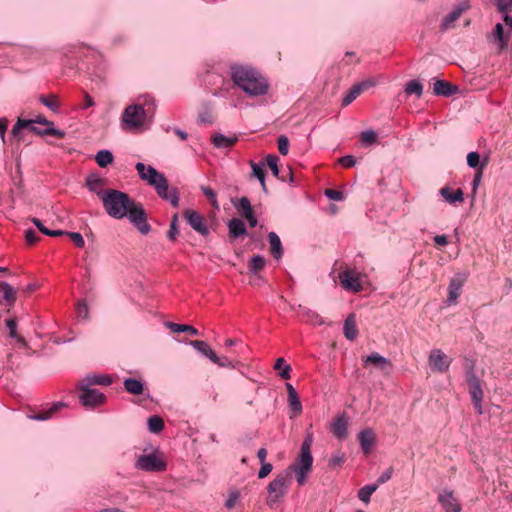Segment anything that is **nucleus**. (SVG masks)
I'll return each mask as SVG.
<instances>
[{
  "mask_svg": "<svg viewBox=\"0 0 512 512\" xmlns=\"http://www.w3.org/2000/svg\"><path fill=\"white\" fill-rule=\"evenodd\" d=\"M106 213L114 219L128 217L129 221L137 228L142 235L151 231V225L147 221V213L142 203L135 201L127 193L107 189L100 195Z\"/></svg>",
  "mask_w": 512,
  "mask_h": 512,
  "instance_id": "1",
  "label": "nucleus"
},
{
  "mask_svg": "<svg viewBox=\"0 0 512 512\" xmlns=\"http://www.w3.org/2000/svg\"><path fill=\"white\" fill-rule=\"evenodd\" d=\"M231 78L247 95L263 96L268 91L267 80L255 69L236 65L231 67Z\"/></svg>",
  "mask_w": 512,
  "mask_h": 512,
  "instance_id": "2",
  "label": "nucleus"
},
{
  "mask_svg": "<svg viewBox=\"0 0 512 512\" xmlns=\"http://www.w3.org/2000/svg\"><path fill=\"white\" fill-rule=\"evenodd\" d=\"M139 177L153 186L157 195L166 201H169L173 207L179 206V192L177 188L169 190L168 181L163 173L157 171L154 167H146L144 163L138 162L135 166Z\"/></svg>",
  "mask_w": 512,
  "mask_h": 512,
  "instance_id": "3",
  "label": "nucleus"
},
{
  "mask_svg": "<svg viewBox=\"0 0 512 512\" xmlns=\"http://www.w3.org/2000/svg\"><path fill=\"white\" fill-rule=\"evenodd\" d=\"M154 112V99L149 95L140 96L136 104L128 105L124 109L122 126L124 129L139 128L144 125L146 117Z\"/></svg>",
  "mask_w": 512,
  "mask_h": 512,
  "instance_id": "4",
  "label": "nucleus"
},
{
  "mask_svg": "<svg viewBox=\"0 0 512 512\" xmlns=\"http://www.w3.org/2000/svg\"><path fill=\"white\" fill-rule=\"evenodd\" d=\"M292 481L293 476H291L289 470H283L268 484L266 503L270 508H275L280 499L287 494Z\"/></svg>",
  "mask_w": 512,
  "mask_h": 512,
  "instance_id": "5",
  "label": "nucleus"
},
{
  "mask_svg": "<svg viewBox=\"0 0 512 512\" xmlns=\"http://www.w3.org/2000/svg\"><path fill=\"white\" fill-rule=\"evenodd\" d=\"M465 381L468 385V391L474 408L478 414H482L483 390L480 378L475 373V365L473 362L465 365Z\"/></svg>",
  "mask_w": 512,
  "mask_h": 512,
  "instance_id": "6",
  "label": "nucleus"
},
{
  "mask_svg": "<svg viewBox=\"0 0 512 512\" xmlns=\"http://www.w3.org/2000/svg\"><path fill=\"white\" fill-rule=\"evenodd\" d=\"M77 388L80 390L78 396L80 403L86 408H95L105 403L106 396L97 389L79 383Z\"/></svg>",
  "mask_w": 512,
  "mask_h": 512,
  "instance_id": "7",
  "label": "nucleus"
},
{
  "mask_svg": "<svg viewBox=\"0 0 512 512\" xmlns=\"http://www.w3.org/2000/svg\"><path fill=\"white\" fill-rule=\"evenodd\" d=\"M135 467L139 470L149 472H161L166 469V463L156 454L140 455L135 463Z\"/></svg>",
  "mask_w": 512,
  "mask_h": 512,
  "instance_id": "8",
  "label": "nucleus"
},
{
  "mask_svg": "<svg viewBox=\"0 0 512 512\" xmlns=\"http://www.w3.org/2000/svg\"><path fill=\"white\" fill-rule=\"evenodd\" d=\"M428 361L432 371L443 373L448 370L452 359H450L442 350L433 349L429 354Z\"/></svg>",
  "mask_w": 512,
  "mask_h": 512,
  "instance_id": "9",
  "label": "nucleus"
},
{
  "mask_svg": "<svg viewBox=\"0 0 512 512\" xmlns=\"http://www.w3.org/2000/svg\"><path fill=\"white\" fill-rule=\"evenodd\" d=\"M183 216L187 223L200 235L207 236L209 228L206 225L205 218L197 211L187 209L183 212Z\"/></svg>",
  "mask_w": 512,
  "mask_h": 512,
  "instance_id": "10",
  "label": "nucleus"
},
{
  "mask_svg": "<svg viewBox=\"0 0 512 512\" xmlns=\"http://www.w3.org/2000/svg\"><path fill=\"white\" fill-rule=\"evenodd\" d=\"M358 441L362 452L369 455L376 444V434L372 428H365L358 433Z\"/></svg>",
  "mask_w": 512,
  "mask_h": 512,
  "instance_id": "11",
  "label": "nucleus"
},
{
  "mask_svg": "<svg viewBox=\"0 0 512 512\" xmlns=\"http://www.w3.org/2000/svg\"><path fill=\"white\" fill-rule=\"evenodd\" d=\"M339 278L344 289L353 292L361 291L362 286L357 273L351 270H346L339 274Z\"/></svg>",
  "mask_w": 512,
  "mask_h": 512,
  "instance_id": "12",
  "label": "nucleus"
},
{
  "mask_svg": "<svg viewBox=\"0 0 512 512\" xmlns=\"http://www.w3.org/2000/svg\"><path fill=\"white\" fill-rule=\"evenodd\" d=\"M313 457L311 452H303L300 451L299 457L296 459L295 463L289 465L284 470H289L291 476H293V470H302L310 472L312 469Z\"/></svg>",
  "mask_w": 512,
  "mask_h": 512,
  "instance_id": "13",
  "label": "nucleus"
},
{
  "mask_svg": "<svg viewBox=\"0 0 512 512\" xmlns=\"http://www.w3.org/2000/svg\"><path fill=\"white\" fill-rule=\"evenodd\" d=\"M373 81L366 80L354 84L342 99V106L351 104L363 91L373 86Z\"/></svg>",
  "mask_w": 512,
  "mask_h": 512,
  "instance_id": "14",
  "label": "nucleus"
},
{
  "mask_svg": "<svg viewBox=\"0 0 512 512\" xmlns=\"http://www.w3.org/2000/svg\"><path fill=\"white\" fill-rule=\"evenodd\" d=\"M364 366L367 364H373L383 372H389L393 368V364L390 359L383 357L377 352H372L365 359H363Z\"/></svg>",
  "mask_w": 512,
  "mask_h": 512,
  "instance_id": "15",
  "label": "nucleus"
},
{
  "mask_svg": "<svg viewBox=\"0 0 512 512\" xmlns=\"http://www.w3.org/2000/svg\"><path fill=\"white\" fill-rule=\"evenodd\" d=\"M459 92V87L446 80H436L433 84V93L437 96L451 97Z\"/></svg>",
  "mask_w": 512,
  "mask_h": 512,
  "instance_id": "16",
  "label": "nucleus"
},
{
  "mask_svg": "<svg viewBox=\"0 0 512 512\" xmlns=\"http://www.w3.org/2000/svg\"><path fill=\"white\" fill-rule=\"evenodd\" d=\"M438 501L445 512H461V505L453 497L452 491H445L438 495Z\"/></svg>",
  "mask_w": 512,
  "mask_h": 512,
  "instance_id": "17",
  "label": "nucleus"
},
{
  "mask_svg": "<svg viewBox=\"0 0 512 512\" xmlns=\"http://www.w3.org/2000/svg\"><path fill=\"white\" fill-rule=\"evenodd\" d=\"M286 389L288 393V404L292 411L291 417H296L302 412V404L299 399L296 389L290 383H286Z\"/></svg>",
  "mask_w": 512,
  "mask_h": 512,
  "instance_id": "18",
  "label": "nucleus"
},
{
  "mask_svg": "<svg viewBox=\"0 0 512 512\" xmlns=\"http://www.w3.org/2000/svg\"><path fill=\"white\" fill-rule=\"evenodd\" d=\"M27 120L31 121V124L28 125V127H26V128L29 129L31 132H33L36 135H39V136L51 135V136H55L58 139H63L66 135V133L63 130L57 129L55 127H46L45 129H41V128H38L37 126H35V121L29 120V119H27Z\"/></svg>",
  "mask_w": 512,
  "mask_h": 512,
  "instance_id": "19",
  "label": "nucleus"
},
{
  "mask_svg": "<svg viewBox=\"0 0 512 512\" xmlns=\"http://www.w3.org/2000/svg\"><path fill=\"white\" fill-rule=\"evenodd\" d=\"M229 230V237L231 239H237L241 236L248 235L245 223L239 218H232L227 223Z\"/></svg>",
  "mask_w": 512,
  "mask_h": 512,
  "instance_id": "20",
  "label": "nucleus"
},
{
  "mask_svg": "<svg viewBox=\"0 0 512 512\" xmlns=\"http://www.w3.org/2000/svg\"><path fill=\"white\" fill-rule=\"evenodd\" d=\"M189 344L203 356L207 357L211 362H218L219 357L211 349V347L202 340H191Z\"/></svg>",
  "mask_w": 512,
  "mask_h": 512,
  "instance_id": "21",
  "label": "nucleus"
},
{
  "mask_svg": "<svg viewBox=\"0 0 512 512\" xmlns=\"http://www.w3.org/2000/svg\"><path fill=\"white\" fill-rule=\"evenodd\" d=\"M66 407V403L59 401L54 403L49 409L30 415L29 417L37 421H45L53 417L54 414Z\"/></svg>",
  "mask_w": 512,
  "mask_h": 512,
  "instance_id": "22",
  "label": "nucleus"
},
{
  "mask_svg": "<svg viewBox=\"0 0 512 512\" xmlns=\"http://www.w3.org/2000/svg\"><path fill=\"white\" fill-rule=\"evenodd\" d=\"M439 193L449 204L463 202L464 200V193L462 189L453 191L450 187L445 186L440 189Z\"/></svg>",
  "mask_w": 512,
  "mask_h": 512,
  "instance_id": "23",
  "label": "nucleus"
},
{
  "mask_svg": "<svg viewBox=\"0 0 512 512\" xmlns=\"http://www.w3.org/2000/svg\"><path fill=\"white\" fill-rule=\"evenodd\" d=\"M105 184V179L99 177L96 174H90L86 178V187L91 191L96 193V195L100 198V195H103L105 190H102V186Z\"/></svg>",
  "mask_w": 512,
  "mask_h": 512,
  "instance_id": "24",
  "label": "nucleus"
},
{
  "mask_svg": "<svg viewBox=\"0 0 512 512\" xmlns=\"http://www.w3.org/2000/svg\"><path fill=\"white\" fill-rule=\"evenodd\" d=\"M268 241L270 244V251L273 258L276 260L281 259L283 256V247L279 236L275 232H269Z\"/></svg>",
  "mask_w": 512,
  "mask_h": 512,
  "instance_id": "25",
  "label": "nucleus"
},
{
  "mask_svg": "<svg viewBox=\"0 0 512 512\" xmlns=\"http://www.w3.org/2000/svg\"><path fill=\"white\" fill-rule=\"evenodd\" d=\"M347 427L348 421L343 414L342 416L337 417L333 422L332 432L336 438L344 439L347 437Z\"/></svg>",
  "mask_w": 512,
  "mask_h": 512,
  "instance_id": "26",
  "label": "nucleus"
},
{
  "mask_svg": "<svg viewBox=\"0 0 512 512\" xmlns=\"http://www.w3.org/2000/svg\"><path fill=\"white\" fill-rule=\"evenodd\" d=\"M343 333H344V336L350 341H353L357 338L358 329L356 326L354 314L348 315V317L345 319L344 326H343Z\"/></svg>",
  "mask_w": 512,
  "mask_h": 512,
  "instance_id": "27",
  "label": "nucleus"
},
{
  "mask_svg": "<svg viewBox=\"0 0 512 512\" xmlns=\"http://www.w3.org/2000/svg\"><path fill=\"white\" fill-rule=\"evenodd\" d=\"M463 286V281L458 278H452L450 280L448 286V299L447 302L449 304H455L457 302V298L460 295L461 289Z\"/></svg>",
  "mask_w": 512,
  "mask_h": 512,
  "instance_id": "28",
  "label": "nucleus"
},
{
  "mask_svg": "<svg viewBox=\"0 0 512 512\" xmlns=\"http://www.w3.org/2000/svg\"><path fill=\"white\" fill-rule=\"evenodd\" d=\"M123 385L125 390L132 395H141L145 389L144 383L136 378H126Z\"/></svg>",
  "mask_w": 512,
  "mask_h": 512,
  "instance_id": "29",
  "label": "nucleus"
},
{
  "mask_svg": "<svg viewBox=\"0 0 512 512\" xmlns=\"http://www.w3.org/2000/svg\"><path fill=\"white\" fill-rule=\"evenodd\" d=\"M212 143L216 148H229L232 147L238 140L237 136L227 137L222 133H215L211 137Z\"/></svg>",
  "mask_w": 512,
  "mask_h": 512,
  "instance_id": "30",
  "label": "nucleus"
},
{
  "mask_svg": "<svg viewBox=\"0 0 512 512\" xmlns=\"http://www.w3.org/2000/svg\"><path fill=\"white\" fill-rule=\"evenodd\" d=\"M84 386L103 385L109 386L112 383L108 375H87L81 382Z\"/></svg>",
  "mask_w": 512,
  "mask_h": 512,
  "instance_id": "31",
  "label": "nucleus"
},
{
  "mask_svg": "<svg viewBox=\"0 0 512 512\" xmlns=\"http://www.w3.org/2000/svg\"><path fill=\"white\" fill-rule=\"evenodd\" d=\"M1 290L3 291V299L5 300L9 311L16 302L17 292L8 282L5 281L1 282Z\"/></svg>",
  "mask_w": 512,
  "mask_h": 512,
  "instance_id": "32",
  "label": "nucleus"
},
{
  "mask_svg": "<svg viewBox=\"0 0 512 512\" xmlns=\"http://www.w3.org/2000/svg\"><path fill=\"white\" fill-rule=\"evenodd\" d=\"M232 202L234 207L237 209V211L240 213L242 217L247 218L254 213L251 202L247 197H241L237 200V202Z\"/></svg>",
  "mask_w": 512,
  "mask_h": 512,
  "instance_id": "33",
  "label": "nucleus"
},
{
  "mask_svg": "<svg viewBox=\"0 0 512 512\" xmlns=\"http://www.w3.org/2000/svg\"><path fill=\"white\" fill-rule=\"evenodd\" d=\"M464 10H465L464 7L459 6V7L454 8L450 13H448L442 20V23L440 26L441 30L446 31L450 27H452L453 23L460 18L461 14L463 13Z\"/></svg>",
  "mask_w": 512,
  "mask_h": 512,
  "instance_id": "34",
  "label": "nucleus"
},
{
  "mask_svg": "<svg viewBox=\"0 0 512 512\" xmlns=\"http://www.w3.org/2000/svg\"><path fill=\"white\" fill-rule=\"evenodd\" d=\"M266 260L262 255H254L248 263V271L251 275L257 276L264 269Z\"/></svg>",
  "mask_w": 512,
  "mask_h": 512,
  "instance_id": "35",
  "label": "nucleus"
},
{
  "mask_svg": "<svg viewBox=\"0 0 512 512\" xmlns=\"http://www.w3.org/2000/svg\"><path fill=\"white\" fill-rule=\"evenodd\" d=\"M165 325L168 329H170L172 332H175V333L185 332L192 336L198 335V333H199L195 327H193L191 325H187V324H177L174 322H167Z\"/></svg>",
  "mask_w": 512,
  "mask_h": 512,
  "instance_id": "36",
  "label": "nucleus"
},
{
  "mask_svg": "<svg viewBox=\"0 0 512 512\" xmlns=\"http://www.w3.org/2000/svg\"><path fill=\"white\" fill-rule=\"evenodd\" d=\"M266 164L268 165V167L270 168L272 174L280 179L281 181H286V178H285V175H280V170H279V167H278V156L275 155V154H269L266 156Z\"/></svg>",
  "mask_w": 512,
  "mask_h": 512,
  "instance_id": "37",
  "label": "nucleus"
},
{
  "mask_svg": "<svg viewBox=\"0 0 512 512\" xmlns=\"http://www.w3.org/2000/svg\"><path fill=\"white\" fill-rule=\"evenodd\" d=\"M404 91L408 96L415 95L420 98L423 94V85L418 80H410L405 84Z\"/></svg>",
  "mask_w": 512,
  "mask_h": 512,
  "instance_id": "38",
  "label": "nucleus"
},
{
  "mask_svg": "<svg viewBox=\"0 0 512 512\" xmlns=\"http://www.w3.org/2000/svg\"><path fill=\"white\" fill-rule=\"evenodd\" d=\"M95 160L99 167L105 168L114 160L113 154L109 150H100L95 156Z\"/></svg>",
  "mask_w": 512,
  "mask_h": 512,
  "instance_id": "39",
  "label": "nucleus"
},
{
  "mask_svg": "<svg viewBox=\"0 0 512 512\" xmlns=\"http://www.w3.org/2000/svg\"><path fill=\"white\" fill-rule=\"evenodd\" d=\"M147 424L149 431L155 434L160 433L165 427L164 420L158 415L150 416Z\"/></svg>",
  "mask_w": 512,
  "mask_h": 512,
  "instance_id": "40",
  "label": "nucleus"
},
{
  "mask_svg": "<svg viewBox=\"0 0 512 512\" xmlns=\"http://www.w3.org/2000/svg\"><path fill=\"white\" fill-rule=\"evenodd\" d=\"M274 369L278 371V374L282 379L288 380L290 378L291 366L286 364L284 358H278L276 360Z\"/></svg>",
  "mask_w": 512,
  "mask_h": 512,
  "instance_id": "41",
  "label": "nucleus"
},
{
  "mask_svg": "<svg viewBox=\"0 0 512 512\" xmlns=\"http://www.w3.org/2000/svg\"><path fill=\"white\" fill-rule=\"evenodd\" d=\"M378 484H369L363 486L358 491V498L365 504L370 502L371 495L377 490Z\"/></svg>",
  "mask_w": 512,
  "mask_h": 512,
  "instance_id": "42",
  "label": "nucleus"
},
{
  "mask_svg": "<svg viewBox=\"0 0 512 512\" xmlns=\"http://www.w3.org/2000/svg\"><path fill=\"white\" fill-rule=\"evenodd\" d=\"M252 168V174L259 180L261 187L264 192L267 191L266 183H265V172L263 168V164L259 165L253 161L250 162Z\"/></svg>",
  "mask_w": 512,
  "mask_h": 512,
  "instance_id": "43",
  "label": "nucleus"
},
{
  "mask_svg": "<svg viewBox=\"0 0 512 512\" xmlns=\"http://www.w3.org/2000/svg\"><path fill=\"white\" fill-rule=\"evenodd\" d=\"M31 124V121L26 119H18L15 125L12 128L11 134L17 139V142L24 141V135L21 133V130L28 127Z\"/></svg>",
  "mask_w": 512,
  "mask_h": 512,
  "instance_id": "44",
  "label": "nucleus"
},
{
  "mask_svg": "<svg viewBox=\"0 0 512 512\" xmlns=\"http://www.w3.org/2000/svg\"><path fill=\"white\" fill-rule=\"evenodd\" d=\"M493 36L495 40L498 41L500 50L507 48L508 39L504 36V28L501 23L496 24Z\"/></svg>",
  "mask_w": 512,
  "mask_h": 512,
  "instance_id": "45",
  "label": "nucleus"
},
{
  "mask_svg": "<svg viewBox=\"0 0 512 512\" xmlns=\"http://www.w3.org/2000/svg\"><path fill=\"white\" fill-rule=\"evenodd\" d=\"M198 122L200 124H212L213 114L210 105H205L203 110L198 114Z\"/></svg>",
  "mask_w": 512,
  "mask_h": 512,
  "instance_id": "46",
  "label": "nucleus"
},
{
  "mask_svg": "<svg viewBox=\"0 0 512 512\" xmlns=\"http://www.w3.org/2000/svg\"><path fill=\"white\" fill-rule=\"evenodd\" d=\"M179 234V229H178V214H174L171 218V222H170V228L167 232V238L174 242L176 241V238H177V235Z\"/></svg>",
  "mask_w": 512,
  "mask_h": 512,
  "instance_id": "47",
  "label": "nucleus"
},
{
  "mask_svg": "<svg viewBox=\"0 0 512 512\" xmlns=\"http://www.w3.org/2000/svg\"><path fill=\"white\" fill-rule=\"evenodd\" d=\"M360 140L364 145H372L377 141V133L372 129L365 130L361 133Z\"/></svg>",
  "mask_w": 512,
  "mask_h": 512,
  "instance_id": "48",
  "label": "nucleus"
},
{
  "mask_svg": "<svg viewBox=\"0 0 512 512\" xmlns=\"http://www.w3.org/2000/svg\"><path fill=\"white\" fill-rule=\"evenodd\" d=\"M200 189H201L202 193L207 197V199L209 200V202L213 206V208L219 210L220 207H219L216 193L214 192V190L208 186H201Z\"/></svg>",
  "mask_w": 512,
  "mask_h": 512,
  "instance_id": "49",
  "label": "nucleus"
},
{
  "mask_svg": "<svg viewBox=\"0 0 512 512\" xmlns=\"http://www.w3.org/2000/svg\"><path fill=\"white\" fill-rule=\"evenodd\" d=\"M39 100L44 106H46L53 112H56L58 110L59 105H58L54 95H51L50 97L41 95Z\"/></svg>",
  "mask_w": 512,
  "mask_h": 512,
  "instance_id": "50",
  "label": "nucleus"
},
{
  "mask_svg": "<svg viewBox=\"0 0 512 512\" xmlns=\"http://www.w3.org/2000/svg\"><path fill=\"white\" fill-rule=\"evenodd\" d=\"M345 454L342 452H338L334 454L328 461V467L331 469H335L336 467H340L345 462Z\"/></svg>",
  "mask_w": 512,
  "mask_h": 512,
  "instance_id": "51",
  "label": "nucleus"
},
{
  "mask_svg": "<svg viewBox=\"0 0 512 512\" xmlns=\"http://www.w3.org/2000/svg\"><path fill=\"white\" fill-rule=\"evenodd\" d=\"M467 164L470 168L478 170L479 167L482 165L480 164V154L476 151L468 153Z\"/></svg>",
  "mask_w": 512,
  "mask_h": 512,
  "instance_id": "52",
  "label": "nucleus"
},
{
  "mask_svg": "<svg viewBox=\"0 0 512 512\" xmlns=\"http://www.w3.org/2000/svg\"><path fill=\"white\" fill-rule=\"evenodd\" d=\"M485 165H486V163L482 164L479 167V169L476 170V172H475V175H474V178H473V181H472V194H473V197L475 196L476 191L478 189V186L481 183L482 175H483V170H484Z\"/></svg>",
  "mask_w": 512,
  "mask_h": 512,
  "instance_id": "53",
  "label": "nucleus"
},
{
  "mask_svg": "<svg viewBox=\"0 0 512 512\" xmlns=\"http://www.w3.org/2000/svg\"><path fill=\"white\" fill-rule=\"evenodd\" d=\"M278 150L281 155H287L289 152V140L285 135L278 137Z\"/></svg>",
  "mask_w": 512,
  "mask_h": 512,
  "instance_id": "54",
  "label": "nucleus"
},
{
  "mask_svg": "<svg viewBox=\"0 0 512 512\" xmlns=\"http://www.w3.org/2000/svg\"><path fill=\"white\" fill-rule=\"evenodd\" d=\"M77 313L78 316L84 320L89 318V308L85 300H81L77 303Z\"/></svg>",
  "mask_w": 512,
  "mask_h": 512,
  "instance_id": "55",
  "label": "nucleus"
},
{
  "mask_svg": "<svg viewBox=\"0 0 512 512\" xmlns=\"http://www.w3.org/2000/svg\"><path fill=\"white\" fill-rule=\"evenodd\" d=\"M66 236H68L78 248L84 247L85 241H84L83 236L79 232H68L67 231Z\"/></svg>",
  "mask_w": 512,
  "mask_h": 512,
  "instance_id": "56",
  "label": "nucleus"
},
{
  "mask_svg": "<svg viewBox=\"0 0 512 512\" xmlns=\"http://www.w3.org/2000/svg\"><path fill=\"white\" fill-rule=\"evenodd\" d=\"M324 194L327 198L334 201H341L344 199V193L340 190L326 189Z\"/></svg>",
  "mask_w": 512,
  "mask_h": 512,
  "instance_id": "57",
  "label": "nucleus"
},
{
  "mask_svg": "<svg viewBox=\"0 0 512 512\" xmlns=\"http://www.w3.org/2000/svg\"><path fill=\"white\" fill-rule=\"evenodd\" d=\"M6 326L9 329V336L14 338L18 335L17 333V320L12 317L6 320Z\"/></svg>",
  "mask_w": 512,
  "mask_h": 512,
  "instance_id": "58",
  "label": "nucleus"
},
{
  "mask_svg": "<svg viewBox=\"0 0 512 512\" xmlns=\"http://www.w3.org/2000/svg\"><path fill=\"white\" fill-rule=\"evenodd\" d=\"M272 469H273V466L271 463H269V462L261 463V468L258 472V478L263 479V478L267 477L271 473Z\"/></svg>",
  "mask_w": 512,
  "mask_h": 512,
  "instance_id": "59",
  "label": "nucleus"
},
{
  "mask_svg": "<svg viewBox=\"0 0 512 512\" xmlns=\"http://www.w3.org/2000/svg\"><path fill=\"white\" fill-rule=\"evenodd\" d=\"M392 473H393V468L392 467H389L388 469H386L376 480V483L375 484H378L381 485V484H384L386 483L387 481H389L392 477Z\"/></svg>",
  "mask_w": 512,
  "mask_h": 512,
  "instance_id": "60",
  "label": "nucleus"
},
{
  "mask_svg": "<svg viewBox=\"0 0 512 512\" xmlns=\"http://www.w3.org/2000/svg\"><path fill=\"white\" fill-rule=\"evenodd\" d=\"M25 240H26L27 244L33 245L39 240V237L37 236V233L32 228H29L25 231Z\"/></svg>",
  "mask_w": 512,
  "mask_h": 512,
  "instance_id": "61",
  "label": "nucleus"
},
{
  "mask_svg": "<svg viewBox=\"0 0 512 512\" xmlns=\"http://www.w3.org/2000/svg\"><path fill=\"white\" fill-rule=\"evenodd\" d=\"M340 163L345 168H351L356 165V158L352 155H346L340 158Z\"/></svg>",
  "mask_w": 512,
  "mask_h": 512,
  "instance_id": "62",
  "label": "nucleus"
},
{
  "mask_svg": "<svg viewBox=\"0 0 512 512\" xmlns=\"http://www.w3.org/2000/svg\"><path fill=\"white\" fill-rule=\"evenodd\" d=\"M293 473L296 474V480L297 483L302 486L307 482L308 474L310 472L308 471H302V470H293Z\"/></svg>",
  "mask_w": 512,
  "mask_h": 512,
  "instance_id": "63",
  "label": "nucleus"
},
{
  "mask_svg": "<svg viewBox=\"0 0 512 512\" xmlns=\"http://www.w3.org/2000/svg\"><path fill=\"white\" fill-rule=\"evenodd\" d=\"M312 442H313L312 434H307V436L305 437V439L301 445L300 451L311 452Z\"/></svg>",
  "mask_w": 512,
  "mask_h": 512,
  "instance_id": "64",
  "label": "nucleus"
}]
</instances>
